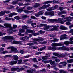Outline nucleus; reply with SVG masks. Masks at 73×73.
I'll list each match as a JSON object with an SVG mask.
<instances>
[{"instance_id": "nucleus-31", "label": "nucleus", "mask_w": 73, "mask_h": 73, "mask_svg": "<svg viewBox=\"0 0 73 73\" xmlns=\"http://www.w3.org/2000/svg\"><path fill=\"white\" fill-rule=\"evenodd\" d=\"M53 3L52 1H48L46 2H44V3L45 4H51V3Z\"/></svg>"}, {"instance_id": "nucleus-42", "label": "nucleus", "mask_w": 73, "mask_h": 73, "mask_svg": "<svg viewBox=\"0 0 73 73\" xmlns=\"http://www.w3.org/2000/svg\"><path fill=\"white\" fill-rule=\"evenodd\" d=\"M29 28L28 27H27V26H22V29H27Z\"/></svg>"}, {"instance_id": "nucleus-47", "label": "nucleus", "mask_w": 73, "mask_h": 73, "mask_svg": "<svg viewBox=\"0 0 73 73\" xmlns=\"http://www.w3.org/2000/svg\"><path fill=\"white\" fill-rule=\"evenodd\" d=\"M14 18L15 19H16V20H19V19H20V17L19 16L15 17Z\"/></svg>"}, {"instance_id": "nucleus-41", "label": "nucleus", "mask_w": 73, "mask_h": 73, "mask_svg": "<svg viewBox=\"0 0 73 73\" xmlns=\"http://www.w3.org/2000/svg\"><path fill=\"white\" fill-rule=\"evenodd\" d=\"M16 3H17V2L16 1H14L12 2L11 4L15 5V4H16Z\"/></svg>"}, {"instance_id": "nucleus-40", "label": "nucleus", "mask_w": 73, "mask_h": 73, "mask_svg": "<svg viewBox=\"0 0 73 73\" xmlns=\"http://www.w3.org/2000/svg\"><path fill=\"white\" fill-rule=\"evenodd\" d=\"M44 13L42 11H39L38 13V15H43Z\"/></svg>"}, {"instance_id": "nucleus-61", "label": "nucleus", "mask_w": 73, "mask_h": 73, "mask_svg": "<svg viewBox=\"0 0 73 73\" xmlns=\"http://www.w3.org/2000/svg\"><path fill=\"white\" fill-rule=\"evenodd\" d=\"M37 41H40V37H39L37 39Z\"/></svg>"}, {"instance_id": "nucleus-62", "label": "nucleus", "mask_w": 73, "mask_h": 73, "mask_svg": "<svg viewBox=\"0 0 73 73\" xmlns=\"http://www.w3.org/2000/svg\"><path fill=\"white\" fill-rule=\"evenodd\" d=\"M13 16V14H12V13H11L10 14L9 16V17H12V16Z\"/></svg>"}, {"instance_id": "nucleus-30", "label": "nucleus", "mask_w": 73, "mask_h": 73, "mask_svg": "<svg viewBox=\"0 0 73 73\" xmlns=\"http://www.w3.org/2000/svg\"><path fill=\"white\" fill-rule=\"evenodd\" d=\"M54 11H52L49 13V15L51 16H54Z\"/></svg>"}, {"instance_id": "nucleus-36", "label": "nucleus", "mask_w": 73, "mask_h": 73, "mask_svg": "<svg viewBox=\"0 0 73 73\" xmlns=\"http://www.w3.org/2000/svg\"><path fill=\"white\" fill-rule=\"evenodd\" d=\"M59 41V39H55L51 40V42H57Z\"/></svg>"}, {"instance_id": "nucleus-20", "label": "nucleus", "mask_w": 73, "mask_h": 73, "mask_svg": "<svg viewBox=\"0 0 73 73\" xmlns=\"http://www.w3.org/2000/svg\"><path fill=\"white\" fill-rule=\"evenodd\" d=\"M52 58L53 59H55V60L56 61V62H60V60L59 59H57V57H54V56H52Z\"/></svg>"}, {"instance_id": "nucleus-51", "label": "nucleus", "mask_w": 73, "mask_h": 73, "mask_svg": "<svg viewBox=\"0 0 73 73\" xmlns=\"http://www.w3.org/2000/svg\"><path fill=\"white\" fill-rule=\"evenodd\" d=\"M4 48H0V52H3V51H4Z\"/></svg>"}, {"instance_id": "nucleus-64", "label": "nucleus", "mask_w": 73, "mask_h": 73, "mask_svg": "<svg viewBox=\"0 0 73 73\" xmlns=\"http://www.w3.org/2000/svg\"><path fill=\"white\" fill-rule=\"evenodd\" d=\"M52 47L51 46L48 47V50H52Z\"/></svg>"}, {"instance_id": "nucleus-46", "label": "nucleus", "mask_w": 73, "mask_h": 73, "mask_svg": "<svg viewBox=\"0 0 73 73\" xmlns=\"http://www.w3.org/2000/svg\"><path fill=\"white\" fill-rule=\"evenodd\" d=\"M22 60L21 59L19 60L18 62V63L19 64H20L21 63V62H22Z\"/></svg>"}, {"instance_id": "nucleus-9", "label": "nucleus", "mask_w": 73, "mask_h": 73, "mask_svg": "<svg viewBox=\"0 0 73 73\" xmlns=\"http://www.w3.org/2000/svg\"><path fill=\"white\" fill-rule=\"evenodd\" d=\"M57 8H58V6L56 5L53 7L49 8L48 9H46V10L48 11H53V10L56 9Z\"/></svg>"}, {"instance_id": "nucleus-38", "label": "nucleus", "mask_w": 73, "mask_h": 73, "mask_svg": "<svg viewBox=\"0 0 73 73\" xmlns=\"http://www.w3.org/2000/svg\"><path fill=\"white\" fill-rule=\"evenodd\" d=\"M23 70H24V68H21L19 69L18 70V72H21V71H22Z\"/></svg>"}, {"instance_id": "nucleus-5", "label": "nucleus", "mask_w": 73, "mask_h": 73, "mask_svg": "<svg viewBox=\"0 0 73 73\" xmlns=\"http://www.w3.org/2000/svg\"><path fill=\"white\" fill-rule=\"evenodd\" d=\"M28 33H32L33 36H36L37 34L35 33V31L31 30H28L25 33V35H27Z\"/></svg>"}, {"instance_id": "nucleus-14", "label": "nucleus", "mask_w": 73, "mask_h": 73, "mask_svg": "<svg viewBox=\"0 0 73 73\" xmlns=\"http://www.w3.org/2000/svg\"><path fill=\"white\" fill-rule=\"evenodd\" d=\"M24 8H25V7L20 8L18 9H19V7H17L16 8V10H17V12H23V9H24Z\"/></svg>"}, {"instance_id": "nucleus-45", "label": "nucleus", "mask_w": 73, "mask_h": 73, "mask_svg": "<svg viewBox=\"0 0 73 73\" xmlns=\"http://www.w3.org/2000/svg\"><path fill=\"white\" fill-rule=\"evenodd\" d=\"M5 39L8 40V39H9V36H6L5 37Z\"/></svg>"}, {"instance_id": "nucleus-32", "label": "nucleus", "mask_w": 73, "mask_h": 73, "mask_svg": "<svg viewBox=\"0 0 73 73\" xmlns=\"http://www.w3.org/2000/svg\"><path fill=\"white\" fill-rule=\"evenodd\" d=\"M46 46H45L44 47H42L40 49H39V50L42 51V50H44V49H46Z\"/></svg>"}, {"instance_id": "nucleus-29", "label": "nucleus", "mask_w": 73, "mask_h": 73, "mask_svg": "<svg viewBox=\"0 0 73 73\" xmlns=\"http://www.w3.org/2000/svg\"><path fill=\"white\" fill-rule=\"evenodd\" d=\"M73 62V59H70L69 60H67V63H72Z\"/></svg>"}, {"instance_id": "nucleus-3", "label": "nucleus", "mask_w": 73, "mask_h": 73, "mask_svg": "<svg viewBox=\"0 0 73 73\" xmlns=\"http://www.w3.org/2000/svg\"><path fill=\"white\" fill-rule=\"evenodd\" d=\"M52 27L53 28L52 29H50L51 31H54L55 30H56V29H57V26H47L44 27V28L45 30H46V31H48V29H49V28H50V27Z\"/></svg>"}, {"instance_id": "nucleus-12", "label": "nucleus", "mask_w": 73, "mask_h": 73, "mask_svg": "<svg viewBox=\"0 0 73 73\" xmlns=\"http://www.w3.org/2000/svg\"><path fill=\"white\" fill-rule=\"evenodd\" d=\"M23 42L22 41H13L12 42V43L13 44H19V45H21L22 42Z\"/></svg>"}, {"instance_id": "nucleus-15", "label": "nucleus", "mask_w": 73, "mask_h": 73, "mask_svg": "<svg viewBox=\"0 0 73 73\" xmlns=\"http://www.w3.org/2000/svg\"><path fill=\"white\" fill-rule=\"evenodd\" d=\"M7 49H11V51L12 52H14L16 50V48L13 47H9L7 48Z\"/></svg>"}, {"instance_id": "nucleus-53", "label": "nucleus", "mask_w": 73, "mask_h": 73, "mask_svg": "<svg viewBox=\"0 0 73 73\" xmlns=\"http://www.w3.org/2000/svg\"><path fill=\"white\" fill-rule=\"evenodd\" d=\"M9 39H11L12 40H14V38H13V36H9Z\"/></svg>"}, {"instance_id": "nucleus-28", "label": "nucleus", "mask_w": 73, "mask_h": 73, "mask_svg": "<svg viewBox=\"0 0 73 73\" xmlns=\"http://www.w3.org/2000/svg\"><path fill=\"white\" fill-rule=\"evenodd\" d=\"M23 11L24 12H25V13H31V12H32V11H29L27 10H23Z\"/></svg>"}, {"instance_id": "nucleus-24", "label": "nucleus", "mask_w": 73, "mask_h": 73, "mask_svg": "<svg viewBox=\"0 0 73 73\" xmlns=\"http://www.w3.org/2000/svg\"><path fill=\"white\" fill-rule=\"evenodd\" d=\"M19 69V68H11V70L12 71L14 72L15 71H16L17 70H18V69Z\"/></svg>"}, {"instance_id": "nucleus-35", "label": "nucleus", "mask_w": 73, "mask_h": 73, "mask_svg": "<svg viewBox=\"0 0 73 73\" xmlns=\"http://www.w3.org/2000/svg\"><path fill=\"white\" fill-rule=\"evenodd\" d=\"M28 17H29V16H28L26 15H24L22 17L23 19H25V18H27Z\"/></svg>"}, {"instance_id": "nucleus-17", "label": "nucleus", "mask_w": 73, "mask_h": 73, "mask_svg": "<svg viewBox=\"0 0 73 73\" xmlns=\"http://www.w3.org/2000/svg\"><path fill=\"white\" fill-rule=\"evenodd\" d=\"M57 20L56 19H51L48 20V21L49 23H52L53 21H57Z\"/></svg>"}, {"instance_id": "nucleus-4", "label": "nucleus", "mask_w": 73, "mask_h": 73, "mask_svg": "<svg viewBox=\"0 0 73 73\" xmlns=\"http://www.w3.org/2000/svg\"><path fill=\"white\" fill-rule=\"evenodd\" d=\"M53 54L54 56H57L58 57H62V58L65 57L67 55H69V54H61L60 55L58 53L55 52L53 53Z\"/></svg>"}, {"instance_id": "nucleus-44", "label": "nucleus", "mask_w": 73, "mask_h": 73, "mask_svg": "<svg viewBox=\"0 0 73 73\" xmlns=\"http://www.w3.org/2000/svg\"><path fill=\"white\" fill-rule=\"evenodd\" d=\"M67 64V63L66 61H64V64H63V67H64L65 66H66V65Z\"/></svg>"}, {"instance_id": "nucleus-27", "label": "nucleus", "mask_w": 73, "mask_h": 73, "mask_svg": "<svg viewBox=\"0 0 73 73\" xmlns=\"http://www.w3.org/2000/svg\"><path fill=\"white\" fill-rule=\"evenodd\" d=\"M29 39V37H27V36H25L24 37H23L21 38V40H28V39Z\"/></svg>"}, {"instance_id": "nucleus-54", "label": "nucleus", "mask_w": 73, "mask_h": 73, "mask_svg": "<svg viewBox=\"0 0 73 73\" xmlns=\"http://www.w3.org/2000/svg\"><path fill=\"white\" fill-rule=\"evenodd\" d=\"M49 12H46L45 13V15H49Z\"/></svg>"}, {"instance_id": "nucleus-18", "label": "nucleus", "mask_w": 73, "mask_h": 73, "mask_svg": "<svg viewBox=\"0 0 73 73\" xmlns=\"http://www.w3.org/2000/svg\"><path fill=\"white\" fill-rule=\"evenodd\" d=\"M70 19H73V17H68V19L64 21V22H66V21H72V20Z\"/></svg>"}, {"instance_id": "nucleus-39", "label": "nucleus", "mask_w": 73, "mask_h": 73, "mask_svg": "<svg viewBox=\"0 0 73 73\" xmlns=\"http://www.w3.org/2000/svg\"><path fill=\"white\" fill-rule=\"evenodd\" d=\"M27 10H31L32 9V7L30 6H29L27 7Z\"/></svg>"}, {"instance_id": "nucleus-21", "label": "nucleus", "mask_w": 73, "mask_h": 73, "mask_svg": "<svg viewBox=\"0 0 73 73\" xmlns=\"http://www.w3.org/2000/svg\"><path fill=\"white\" fill-rule=\"evenodd\" d=\"M49 55H46L45 56H44L42 58L43 59V60H48V57H49Z\"/></svg>"}, {"instance_id": "nucleus-50", "label": "nucleus", "mask_w": 73, "mask_h": 73, "mask_svg": "<svg viewBox=\"0 0 73 73\" xmlns=\"http://www.w3.org/2000/svg\"><path fill=\"white\" fill-rule=\"evenodd\" d=\"M66 25H71V23L69 22H66Z\"/></svg>"}, {"instance_id": "nucleus-63", "label": "nucleus", "mask_w": 73, "mask_h": 73, "mask_svg": "<svg viewBox=\"0 0 73 73\" xmlns=\"http://www.w3.org/2000/svg\"><path fill=\"white\" fill-rule=\"evenodd\" d=\"M69 32L70 33H72V34L73 35V29L70 30V31Z\"/></svg>"}, {"instance_id": "nucleus-1", "label": "nucleus", "mask_w": 73, "mask_h": 73, "mask_svg": "<svg viewBox=\"0 0 73 73\" xmlns=\"http://www.w3.org/2000/svg\"><path fill=\"white\" fill-rule=\"evenodd\" d=\"M56 49L58 50H67V51H69L70 50V49L67 47H52V49L51 50L52 51H55Z\"/></svg>"}, {"instance_id": "nucleus-2", "label": "nucleus", "mask_w": 73, "mask_h": 73, "mask_svg": "<svg viewBox=\"0 0 73 73\" xmlns=\"http://www.w3.org/2000/svg\"><path fill=\"white\" fill-rule=\"evenodd\" d=\"M4 26L6 27V28H9V29L11 30V32H10V33H12V29H13V28L15 29L17 27V25H13V27L11 26V24L8 23H5L4 24Z\"/></svg>"}, {"instance_id": "nucleus-23", "label": "nucleus", "mask_w": 73, "mask_h": 73, "mask_svg": "<svg viewBox=\"0 0 73 73\" xmlns=\"http://www.w3.org/2000/svg\"><path fill=\"white\" fill-rule=\"evenodd\" d=\"M66 12V11H63L61 12H60L58 13V15H60V16L61 15H62V14H64V13H65Z\"/></svg>"}, {"instance_id": "nucleus-19", "label": "nucleus", "mask_w": 73, "mask_h": 73, "mask_svg": "<svg viewBox=\"0 0 73 73\" xmlns=\"http://www.w3.org/2000/svg\"><path fill=\"white\" fill-rule=\"evenodd\" d=\"M60 29H62V30H65L67 29V27L64 26H61L60 27Z\"/></svg>"}, {"instance_id": "nucleus-57", "label": "nucleus", "mask_w": 73, "mask_h": 73, "mask_svg": "<svg viewBox=\"0 0 73 73\" xmlns=\"http://www.w3.org/2000/svg\"><path fill=\"white\" fill-rule=\"evenodd\" d=\"M33 60L34 61V62H37V60L36 58H34L33 59Z\"/></svg>"}, {"instance_id": "nucleus-60", "label": "nucleus", "mask_w": 73, "mask_h": 73, "mask_svg": "<svg viewBox=\"0 0 73 73\" xmlns=\"http://www.w3.org/2000/svg\"><path fill=\"white\" fill-rule=\"evenodd\" d=\"M40 33H44L45 32V31H43L42 30H41L39 31Z\"/></svg>"}, {"instance_id": "nucleus-16", "label": "nucleus", "mask_w": 73, "mask_h": 73, "mask_svg": "<svg viewBox=\"0 0 73 73\" xmlns=\"http://www.w3.org/2000/svg\"><path fill=\"white\" fill-rule=\"evenodd\" d=\"M33 72H36V70L35 69H31L27 71V72L28 73H33Z\"/></svg>"}, {"instance_id": "nucleus-49", "label": "nucleus", "mask_w": 73, "mask_h": 73, "mask_svg": "<svg viewBox=\"0 0 73 73\" xmlns=\"http://www.w3.org/2000/svg\"><path fill=\"white\" fill-rule=\"evenodd\" d=\"M5 20H11V19L10 18L6 17L5 18Z\"/></svg>"}, {"instance_id": "nucleus-11", "label": "nucleus", "mask_w": 73, "mask_h": 73, "mask_svg": "<svg viewBox=\"0 0 73 73\" xmlns=\"http://www.w3.org/2000/svg\"><path fill=\"white\" fill-rule=\"evenodd\" d=\"M50 6V4L44 5L40 7V8L41 9H46V8H48V7H49Z\"/></svg>"}, {"instance_id": "nucleus-59", "label": "nucleus", "mask_w": 73, "mask_h": 73, "mask_svg": "<svg viewBox=\"0 0 73 73\" xmlns=\"http://www.w3.org/2000/svg\"><path fill=\"white\" fill-rule=\"evenodd\" d=\"M18 4L20 6H20H21L22 5H23V3L19 2L18 3Z\"/></svg>"}, {"instance_id": "nucleus-56", "label": "nucleus", "mask_w": 73, "mask_h": 73, "mask_svg": "<svg viewBox=\"0 0 73 73\" xmlns=\"http://www.w3.org/2000/svg\"><path fill=\"white\" fill-rule=\"evenodd\" d=\"M5 33H3V34H2V32H0V36H2V35H5Z\"/></svg>"}, {"instance_id": "nucleus-58", "label": "nucleus", "mask_w": 73, "mask_h": 73, "mask_svg": "<svg viewBox=\"0 0 73 73\" xmlns=\"http://www.w3.org/2000/svg\"><path fill=\"white\" fill-rule=\"evenodd\" d=\"M18 35H19V36H24V34H21L20 33H19L18 34Z\"/></svg>"}, {"instance_id": "nucleus-43", "label": "nucleus", "mask_w": 73, "mask_h": 73, "mask_svg": "<svg viewBox=\"0 0 73 73\" xmlns=\"http://www.w3.org/2000/svg\"><path fill=\"white\" fill-rule=\"evenodd\" d=\"M40 27H42L43 26H47V25L46 24H40Z\"/></svg>"}, {"instance_id": "nucleus-37", "label": "nucleus", "mask_w": 73, "mask_h": 73, "mask_svg": "<svg viewBox=\"0 0 73 73\" xmlns=\"http://www.w3.org/2000/svg\"><path fill=\"white\" fill-rule=\"evenodd\" d=\"M12 57V56L9 55H7L4 56V58H7V57Z\"/></svg>"}, {"instance_id": "nucleus-10", "label": "nucleus", "mask_w": 73, "mask_h": 73, "mask_svg": "<svg viewBox=\"0 0 73 73\" xmlns=\"http://www.w3.org/2000/svg\"><path fill=\"white\" fill-rule=\"evenodd\" d=\"M34 42L33 43H30L27 44V45H29L31 46L32 45H34V44L37 43V39H33Z\"/></svg>"}, {"instance_id": "nucleus-13", "label": "nucleus", "mask_w": 73, "mask_h": 73, "mask_svg": "<svg viewBox=\"0 0 73 73\" xmlns=\"http://www.w3.org/2000/svg\"><path fill=\"white\" fill-rule=\"evenodd\" d=\"M67 35L66 34H63V35H62L61 37H60V40H64V39H68L69 38H67L66 37L67 36Z\"/></svg>"}, {"instance_id": "nucleus-33", "label": "nucleus", "mask_w": 73, "mask_h": 73, "mask_svg": "<svg viewBox=\"0 0 73 73\" xmlns=\"http://www.w3.org/2000/svg\"><path fill=\"white\" fill-rule=\"evenodd\" d=\"M50 64L52 65H54L56 63H55V61H52L51 60L50 61Z\"/></svg>"}, {"instance_id": "nucleus-55", "label": "nucleus", "mask_w": 73, "mask_h": 73, "mask_svg": "<svg viewBox=\"0 0 73 73\" xmlns=\"http://www.w3.org/2000/svg\"><path fill=\"white\" fill-rule=\"evenodd\" d=\"M11 1V0H6L5 1H3V3H9V1Z\"/></svg>"}, {"instance_id": "nucleus-25", "label": "nucleus", "mask_w": 73, "mask_h": 73, "mask_svg": "<svg viewBox=\"0 0 73 73\" xmlns=\"http://www.w3.org/2000/svg\"><path fill=\"white\" fill-rule=\"evenodd\" d=\"M25 32V30L23 29V28H22V29L19 30V32L20 33H23V32Z\"/></svg>"}, {"instance_id": "nucleus-22", "label": "nucleus", "mask_w": 73, "mask_h": 73, "mask_svg": "<svg viewBox=\"0 0 73 73\" xmlns=\"http://www.w3.org/2000/svg\"><path fill=\"white\" fill-rule=\"evenodd\" d=\"M13 57L14 60H18V56L17 55H13Z\"/></svg>"}, {"instance_id": "nucleus-26", "label": "nucleus", "mask_w": 73, "mask_h": 73, "mask_svg": "<svg viewBox=\"0 0 73 73\" xmlns=\"http://www.w3.org/2000/svg\"><path fill=\"white\" fill-rule=\"evenodd\" d=\"M17 63V61H14L11 62L10 63L11 65H14V64H16Z\"/></svg>"}, {"instance_id": "nucleus-52", "label": "nucleus", "mask_w": 73, "mask_h": 73, "mask_svg": "<svg viewBox=\"0 0 73 73\" xmlns=\"http://www.w3.org/2000/svg\"><path fill=\"white\" fill-rule=\"evenodd\" d=\"M59 10H60V11H61L62 10H63V9H64V8L62 7H59Z\"/></svg>"}, {"instance_id": "nucleus-6", "label": "nucleus", "mask_w": 73, "mask_h": 73, "mask_svg": "<svg viewBox=\"0 0 73 73\" xmlns=\"http://www.w3.org/2000/svg\"><path fill=\"white\" fill-rule=\"evenodd\" d=\"M70 41H66L64 42V44H66V45H69V44H73V41H72L73 40V37H72L71 38L69 39Z\"/></svg>"}, {"instance_id": "nucleus-7", "label": "nucleus", "mask_w": 73, "mask_h": 73, "mask_svg": "<svg viewBox=\"0 0 73 73\" xmlns=\"http://www.w3.org/2000/svg\"><path fill=\"white\" fill-rule=\"evenodd\" d=\"M62 45H63V44L62 43H56L54 42L51 44L52 46L53 47L60 46H61Z\"/></svg>"}, {"instance_id": "nucleus-48", "label": "nucleus", "mask_w": 73, "mask_h": 73, "mask_svg": "<svg viewBox=\"0 0 73 73\" xmlns=\"http://www.w3.org/2000/svg\"><path fill=\"white\" fill-rule=\"evenodd\" d=\"M41 44H46L47 43V41H44L43 42H41Z\"/></svg>"}, {"instance_id": "nucleus-8", "label": "nucleus", "mask_w": 73, "mask_h": 73, "mask_svg": "<svg viewBox=\"0 0 73 73\" xmlns=\"http://www.w3.org/2000/svg\"><path fill=\"white\" fill-rule=\"evenodd\" d=\"M11 13V11H9L5 10L2 11L0 12V16H3V15H5V13L8 14V13Z\"/></svg>"}, {"instance_id": "nucleus-34", "label": "nucleus", "mask_w": 73, "mask_h": 73, "mask_svg": "<svg viewBox=\"0 0 73 73\" xmlns=\"http://www.w3.org/2000/svg\"><path fill=\"white\" fill-rule=\"evenodd\" d=\"M59 73H67V72L66 71H65L64 70H59Z\"/></svg>"}]
</instances>
